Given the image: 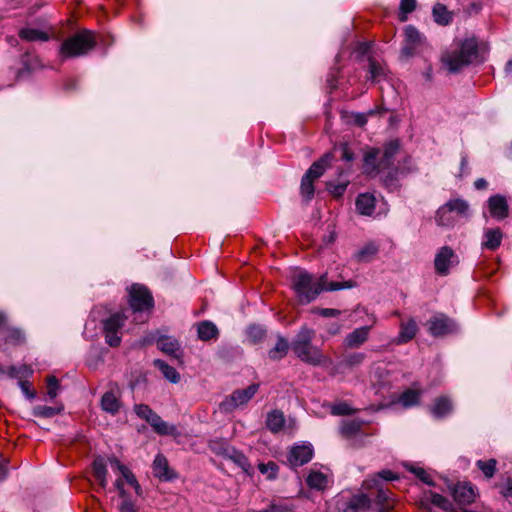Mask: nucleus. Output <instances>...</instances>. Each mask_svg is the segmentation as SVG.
<instances>
[{
    "instance_id": "1",
    "label": "nucleus",
    "mask_w": 512,
    "mask_h": 512,
    "mask_svg": "<svg viewBox=\"0 0 512 512\" xmlns=\"http://www.w3.org/2000/svg\"><path fill=\"white\" fill-rule=\"evenodd\" d=\"M314 337L315 331L303 326L292 341L291 348L301 361L312 366H320L325 363L326 358L321 349L312 344Z\"/></svg>"
},
{
    "instance_id": "2",
    "label": "nucleus",
    "mask_w": 512,
    "mask_h": 512,
    "mask_svg": "<svg viewBox=\"0 0 512 512\" xmlns=\"http://www.w3.org/2000/svg\"><path fill=\"white\" fill-rule=\"evenodd\" d=\"M478 57V41L475 37L462 40L458 48L442 55V62L452 73L458 72L464 66L471 64Z\"/></svg>"
},
{
    "instance_id": "3",
    "label": "nucleus",
    "mask_w": 512,
    "mask_h": 512,
    "mask_svg": "<svg viewBox=\"0 0 512 512\" xmlns=\"http://www.w3.org/2000/svg\"><path fill=\"white\" fill-rule=\"evenodd\" d=\"M96 43L95 33L82 29L61 43L59 54L64 59L84 56L95 48Z\"/></svg>"
},
{
    "instance_id": "4",
    "label": "nucleus",
    "mask_w": 512,
    "mask_h": 512,
    "mask_svg": "<svg viewBox=\"0 0 512 512\" xmlns=\"http://www.w3.org/2000/svg\"><path fill=\"white\" fill-rule=\"evenodd\" d=\"M292 281L299 302L308 304L324 291L326 274L322 275L318 281L314 282L311 274L300 271L293 276Z\"/></svg>"
},
{
    "instance_id": "5",
    "label": "nucleus",
    "mask_w": 512,
    "mask_h": 512,
    "mask_svg": "<svg viewBox=\"0 0 512 512\" xmlns=\"http://www.w3.org/2000/svg\"><path fill=\"white\" fill-rule=\"evenodd\" d=\"M128 294V303L133 312L151 311L154 308V298L146 286L133 284L128 289Z\"/></svg>"
},
{
    "instance_id": "6",
    "label": "nucleus",
    "mask_w": 512,
    "mask_h": 512,
    "mask_svg": "<svg viewBox=\"0 0 512 512\" xmlns=\"http://www.w3.org/2000/svg\"><path fill=\"white\" fill-rule=\"evenodd\" d=\"M127 316L122 312L112 314L103 320V333L106 343L111 347H118L121 343L120 331L123 328Z\"/></svg>"
},
{
    "instance_id": "7",
    "label": "nucleus",
    "mask_w": 512,
    "mask_h": 512,
    "mask_svg": "<svg viewBox=\"0 0 512 512\" xmlns=\"http://www.w3.org/2000/svg\"><path fill=\"white\" fill-rule=\"evenodd\" d=\"M426 44L425 37L412 25L404 29V40L401 48V57L409 59L417 55Z\"/></svg>"
},
{
    "instance_id": "8",
    "label": "nucleus",
    "mask_w": 512,
    "mask_h": 512,
    "mask_svg": "<svg viewBox=\"0 0 512 512\" xmlns=\"http://www.w3.org/2000/svg\"><path fill=\"white\" fill-rule=\"evenodd\" d=\"M259 389L258 384H251L244 389L235 390L229 397L220 403V410L230 413L236 408L248 403Z\"/></svg>"
},
{
    "instance_id": "9",
    "label": "nucleus",
    "mask_w": 512,
    "mask_h": 512,
    "mask_svg": "<svg viewBox=\"0 0 512 512\" xmlns=\"http://www.w3.org/2000/svg\"><path fill=\"white\" fill-rule=\"evenodd\" d=\"M459 257L450 246L441 247L434 258L435 272L440 276H447L450 270L459 264Z\"/></svg>"
},
{
    "instance_id": "10",
    "label": "nucleus",
    "mask_w": 512,
    "mask_h": 512,
    "mask_svg": "<svg viewBox=\"0 0 512 512\" xmlns=\"http://www.w3.org/2000/svg\"><path fill=\"white\" fill-rule=\"evenodd\" d=\"M427 326L429 333L434 337H443L452 334L456 332L458 328L453 319L442 313L431 317L427 322Z\"/></svg>"
},
{
    "instance_id": "11",
    "label": "nucleus",
    "mask_w": 512,
    "mask_h": 512,
    "mask_svg": "<svg viewBox=\"0 0 512 512\" xmlns=\"http://www.w3.org/2000/svg\"><path fill=\"white\" fill-rule=\"evenodd\" d=\"M368 488H375L376 494L372 501L379 512H390L394 508L395 500L388 489H384L377 479L367 481Z\"/></svg>"
},
{
    "instance_id": "12",
    "label": "nucleus",
    "mask_w": 512,
    "mask_h": 512,
    "mask_svg": "<svg viewBox=\"0 0 512 512\" xmlns=\"http://www.w3.org/2000/svg\"><path fill=\"white\" fill-rule=\"evenodd\" d=\"M313 457L311 445H297L291 448L288 461L293 467H299L308 463Z\"/></svg>"
},
{
    "instance_id": "13",
    "label": "nucleus",
    "mask_w": 512,
    "mask_h": 512,
    "mask_svg": "<svg viewBox=\"0 0 512 512\" xmlns=\"http://www.w3.org/2000/svg\"><path fill=\"white\" fill-rule=\"evenodd\" d=\"M452 495L454 500L460 505H469L475 501L476 492L470 483H457L453 488Z\"/></svg>"
},
{
    "instance_id": "14",
    "label": "nucleus",
    "mask_w": 512,
    "mask_h": 512,
    "mask_svg": "<svg viewBox=\"0 0 512 512\" xmlns=\"http://www.w3.org/2000/svg\"><path fill=\"white\" fill-rule=\"evenodd\" d=\"M488 210L491 217L497 220L505 219L509 214L507 200L502 195H494L488 199Z\"/></svg>"
},
{
    "instance_id": "15",
    "label": "nucleus",
    "mask_w": 512,
    "mask_h": 512,
    "mask_svg": "<svg viewBox=\"0 0 512 512\" xmlns=\"http://www.w3.org/2000/svg\"><path fill=\"white\" fill-rule=\"evenodd\" d=\"M370 329V326H363L347 334L343 341L345 348L353 349L362 346L368 340Z\"/></svg>"
},
{
    "instance_id": "16",
    "label": "nucleus",
    "mask_w": 512,
    "mask_h": 512,
    "mask_svg": "<svg viewBox=\"0 0 512 512\" xmlns=\"http://www.w3.org/2000/svg\"><path fill=\"white\" fill-rule=\"evenodd\" d=\"M157 347L167 355L179 360L182 352L179 342L170 336H161L157 340Z\"/></svg>"
},
{
    "instance_id": "17",
    "label": "nucleus",
    "mask_w": 512,
    "mask_h": 512,
    "mask_svg": "<svg viewBox=\"0 0 512 512\" xmlns=\"http://www.w3.org/2000/svg\"><path fill=\"white\" fill-rule=\"evenodd\" d=\"M400 151L399 140H392L386 143L383 147L382 156L380 157V167L388 169L390 168L395 160V157Z\"/></svg>"
},
{
    "instance_id": "18",
    "label": "nucleus",
    "mask_w": 512,
    "mask_h": 512,
    "mask_svg": "<svg viewBox=\"0 0 512 512\" xmlns=\"http://www.w3.org/2000/svg\"><path fill=\"white\" fill-rule=\"evenodd\" d=\"M418 326L413 318L403 320L400 323V331L396 339L397 344H405L411 341L417 334Z\"/></svg>"
},
{
    "instance_id": "19",
    "label": "nucleus",
    "mask_w": 512,
    "mask_h": 512,
    "mask_svg": "<svg viewBox=\"0 0 512 512\" xmlns=\"http://www.w3.org/2000/svg\"><path fill=\"white\" fill-rule=\"evenodd\" d=\"M154 475L161 480H171L174 478L173 472L170 470L166 457L158 454L153 462Z\"/></svg>"
},
{
    "instance_id": "20",
    "label": "nucleus",
    "mask_w": 512,
    "mask_h": 512,
    "mask_svg": "<svg viewBox=\"0 0 512 512\" xmlns=\"http://www.w3.org/2000/svg\"><path fill=\"white\" fill-rule=\"evenodd\" d=\"M197 335L202 341L217 340L219 330L213 322L205 320L197 324Z\"/></svg>"
},
{
    "instance_id": "21",
    "label": "nucleus",
    "mask_w": 512,
    "mask_h": 512,
    "mask_svg": "<svg viewBox=\"0 0 512 512\" xmlns=\"http://www.w3.org/2000/svg\"><path fill=\"white\" fill-rule=\"evenodd\" d=\"M333 156L330 153L323 155L319 160L315 161L305 173L310 178L317 180L320 178L326 169L330 166Z\"/></svg>"
},
{
    "instance_id": "22",
    "label": "nucleus",
    "mask_w": 512,
    "mask_h": 512,
    "mask_svg": "<svg viewBox=\"0 0 512 512\" xmlns=\"http://www.w3.org/2000/svg\"><path fill=\"white\" fill-rule=\"evenodd\" d=\"M368 62V79L371 80L372 82H381L382 80H385L388 73L386 65L372 57H369Z\"/></svg>"
},
{
    "instance_id": "23",
    "label": "nucleus",
    "mask_w": 512,
    "mask_h": 512,
    "mask_svg": "<svg viewBox=\"0 0 512 512\" xmlns=\"http://www.w3.org/2000/svg\"><path fill=\"white\" fill-rule=\"evenodd\" d=\"M380 152L379 149H372L365 154L363 164L365 173L373 174L385 170L380 167Z\"/></svg>"
},
{
    "instance_id": "24",
    "label": "nucleus",
    "mask_w": 512,
    "mask_h": 512,
    "mask_svg": "<svg viewBox=\"0 0 512 512\" xmlns=\"http://www.w3.org/2000/svg\"><path fill=\"white\" fill-rule=\"evenodd\" d=\"M109 461L111 465L121 473L122 479L125 480L129 485L133 486L136 493L139 494L140 485L131 470L122 464L117 458H111Z\"/></svg>"
},
{
    "instance_id": "25",
    "label": "nucleus",
    "mask_w": 512,
    "mask_h": 512,
    "mask_svg": "<svg viewBox=\"0 0 512 512\" xmlns=\"http://www.w3.org/2000/svg\"><path fill=\"white\" fill-rule=\"evenodd\" d=\"M285 423L286 420L282 411L276 409L268 413L266 426L272 433L276 434L282 431L285 427Z\"/></svg>"
},
{
    "instance_id": "26",
    "label": "nucleus",
    "mask_w": 512,
    "mask_h": 512,
    "mask_svg": "<svg viewBox=\"0 0 512 512\" xmlns=\"http://www.w3.org/2000/svg\"><path fill=\"white\" fill-rule=\"evenodd\" d=\"M120 399L114 390L107 391L101 398V407L104 411L116 414L120 409Z\"/></svg>"
},
{
    "instance_id": "27",
    "label": "nucleus",
    "mask_w": 512,
    "mask_h": 512,
    "mask_svg": "<svg viewBox=\"0 0 512 512\" xmlns=\"http://www.w3.org/2000/svg\"><path fill=\"white\" fill-rule=\"evenodd\" d=\"M503 234L499 228L487 229L484 233L482 246L489 250H496L502 242Z\"/></svg>"
},
{
    "instance_id": "28",
    "label": "nucleus",
    "mask_w": 512,
    "mask_h": 512,
    "mask_svg": "<svg viewBox=\"0 0 512 512\" xmlns=\"http://www.w3.org/2000/svg\"><path fill=\"white\" fill-rule=\"evenodd\" d=\"M355 205L360 214L370 216L375 210V197L368 193L360 194Z\"/></svg>"
},
{
    "instance_id": "29",
    "label": "nucleus",
    "mask_w": 512,
    "mask_h": 512,
    "mask_svg": "<svg viewBox=\"0 0 512 512\" xmlns=\"http://www.w3.org/2000/svg\"><path fill=\"white\" fill-rule=\"evenodd\" d=\"M452 411V403L448 397L441 396L435 399L431 413L435 418H443Z\"/></svg>"
},
{
    "instance_id": "30",
    "label": "nucleus",
    "mask_w": 512,
    "mask_h": 512,
    "mask_svg": "<svg viewBox=\"0 0 512 512\" xmlns=\"http://www.w3.org/2000/svg\"><path fill=\"white\" fill-rule=\"evenodd\" d=\"M434 21L442 26L450 24L453 20V13L444 4L437 3L432 10Z\"/></svg>"
},
{
    "instance_id": "31",
    "label": "nucleus",
    "mask_w": 512,
    "mask_h": 512,
    "mask_svg": "<svg viewBox=\"0 0 512 512\" xmlns=\"http://www.w3.org/2000/svg\"><path fill=\"white\" fill-rule=\"evenodd\" d=\"M93 476L101 488L107 486V468L103 458H97L93 462Z\"/></svg>"
},
{
    "instance_id": "32",
    "label": "nucleus",
    "mask_w": 512,
    "mask_h": 512,
    "mask_svg": "<svg viewBox=\"0 0 512 512\" xmlns=\"http://www.w3.org/2000/svg\"><path fill=\"white\" fill-rule=\"evenodd\" d=\"M306 483L311 489L324 490L327 487L328 478L322 472L311 471L307 476Z\"/></svg>"
},
{
    "instance_id": "33",
    "label": "nucleus",
    "mask_w": 512,
    "mask_h": 512,
    "mask_svg": "<svg viewBox=\"0 0 512 512\" xmlns=\"http://www.w3.org/2000/svg\"><path fill=\"white\" fill-rule=\"evenodd\" d=\"M288 349H289L288 341L284 337L278 336L277 343L268 352V356L271 360H274V361L280 360L286 356Z\"/></svg>"
},
{
    "instance_id": "34",
    "label": "nucleus",
    "mask_w": 512,
    "mask_h": 512,
    "mask_svg": "<svg viewBox=\"0 0 512 512\" xmlns=\"http://www.w3.org/2000/svg\"><path fill=\"white\" fill-rule=\"evenodd\" d=\"M226 456L236 465L241 467L244 472L250 474L252 466L248 458L242 452L235 449H231L227 451Z\"/></svg>"
},
{
    "instance_id": "35",
    "label": "nucleus",
    "mask_w": 512,
    "mask_h": 512,
    "mask_svg": "<svg viewBox=\"0 0 512 512\" xmlns=\"http://www.w3.org/2000/svg\"><path fill=\"white\" fill-rule=\"evenodd\" d=\"M134 412L139 418L145 420L150 425H152L155 421H158V418L160 417L146 404H136L134 406Z\"/></svg>"
},
{
    "instance_id": "36",
    "label": "nucleus",
    "mask_w": 512,
    "mask_h": 512,
    "mask_svg": "<svg viewBox=\"0 0 512 512\" xmlns=\"http://www.w3.org/2000/svg\"><path fill=\"white\" fill-rule=\"evenodd\" d=\"M154 366L158 368L164 377L172 383H177L180 380V375L176 369L168 365L163 360L157 359L154 361Z\"/></svg>"
},
{
    "instance_id": "37",
    "label": "nucleus",
    "mask_w": 512,
    "mask_h": 512,
    "mask_svg": "<svg viewBox=\"0 0 512 512\" xmlns=\"http://www.w3.org/2000/svg\"><path fill=\"white\" fill-rule=\"evenodd\" d=\"M19 37L27 41H48L49 35L39 29L24 28L19 31Z\"/></svg>"
},
{
    "instance_id": "38",
    "label": "nucleus",
    "mask_w": 512,
    "mask_h": 512,
    "mask_svg": "<svg viewBox=\"0 0 512 512\" xmlns=\"http://www.w3.org/2000/svg\"><path fill=\"white\" fill-rule=\"evenodd\" d=\"M444 206L446 207V209H448L450 213L455 212L460 216L468 215L469 204L464 199H451L447 203H445Z\"/></svg>"
},
{
    "instance_id": "39",
    "label": "nucleus",
    "mask_w": 512,
    "mask_h": 512,
    "mask_svg": "<svg viewBox=\"0 0 512 512\" xmlns=\"http://www.w3.org/2000/svg\"><path fill=\"white\" fill-rule=\"evenodd\" d=\"M378 246L374 243H367L356 254L355 258L358 262H369L378 253Z\"/></svg>"
},
{
    "instance_id": "40",
    "label": "nucleus",
    "mask_w": 512,
    "mask_h": 512,
    "mask_svg": "<svg viewBox=\"0 0 512 512\" xmlns=\"http://www.w3.org/2000/svg\"><path fill=\"white\" fill-rule=\"evenodd\" d=\"M366 359V354L363 352H352L343 356L341 365L345 368H354L360 366Z\"/></svg>"
},
{
    "instance_id": "41",
    "label": "nucleus",
    "mask_w": 512,
    "mask_h": 512,
    "mask_svg": "<svg viewBox=\"0 0 512 512\" xmlns=\"http://www.w3.org/2000/svg\"><path fill=\"white\" fill-rule=\"evenodd\" d=\"M362 428V422L357 420L343 421L340 427L342 436L351 438L356 435Z\"/></svg>"
},
{
    "instance_id": "42",
    "label": "nucleus",
    "mask_w": 512,
    "mask_h": 512,
    "mask_svg": "<svg viewBox=\"0 0 512 512\" xmlns=\"http://www.w3.org/2000/svg\"><path fill=\"white\" fill-rule=\"evenodd\" d=\"M421 392L418 390L408 389L404 391L400 397L399 402L405 407H411L419 403Z\"/></svg>"
},
{
    "instance_id": "43",
    "label": "nucleus",
    "mask_w": 512,
    "mask_h": 512,
    "mask_svg": "<svg viewBox=\"0 0 512 512\" xmlns=\"http://www.w3.org/2000/svg\"><path fill=\"white\" fill-rule=\"evenodd\" d=\"M5 342L12 345H22L25 342L24 333L18 329L13 327H7L5 330Z\"/></svg>"
},
{
    "instance_id": "44",
    "label": "nucleus",
    "mask_w": 512,
    "mask_h": 512,
    "mask_svg": "<svg viewBox=\"0 0 512 512\" xmlns=\"http://www.w3.org/2000/svg\"><path fill=\"white\" fill-rule=\"evenodd\" d=\"M151 427L159 435H177V428L174 425H170L165 422L161 417L158 421H155Z\"/></svg>"
},
{
    "instance_id": "45",
    "label": "nucleus",
    "mask_w": 512,
    "mask_h": 512,
    "mask_svg": "<svg viewBox=\"0 0 512 512\" xmlns=\"http://www.w3.org/2000/svg\"><path fill=\"white\" fill-rule=\"evenodd\" d=\"M314 179L304 174L301 180L300 192L306 201H310L314 196Z\"/></svg>"
},
{
    "instance_id": "46",
    "label": "nucleus",
    "mask_w": 512,
    "mask_h": 512,
    "mask_svg": "<svg viewBox=\"0 0 512 512\" xmlns=\"http://www.w3.org/2000/svg\"><path fill=\"white\" fill-rule=\"evenodd\" d=\"M371 505H372V500L370 499V497L365 494H360V495L354 496L350 500L348 507L353 510H358V509L370 508Z\"/></svg>"
},
{
    "instance_id": "47",
    "label": "nucleus",
    "mask_w": 512,
    "mask_h": 512,
    "mask_svg": "<svg viewBox=\"0 0 512 512\" xmlns=\"http://www.w3.org/2000/svg\"><path fill=\"white\" fill-rule=\"evenodd\" d=\"M435 220L439 226L445 227L452 226L455 222L454 218L451 216V213L448 211V209H446L444 205L437 210Z\"/></svg>"
},
{
    "instance_id": "48",
    "label": "nucleus",
    "mask_w": 512,
    "mask_h": 512,
    "mask_svg": "<svg viewBox=\"0 0 512 512\" xmlns=\"http://www.w3.org/2000/svg\"><path fill=\"white\" fill-rule=\"evenodd\" d=\"M427 499L435 506L445 510L450 511L452 509V503L444 496L435 493L429 492Z\"/></svg>"
},
{
    "instance_id": "49",
    "label": "nucleus",
    "mask_w": 512,
    "mask_h": 512,
    "mask_svg": "<svg viewBox=\"0 0 512 512\" xmlns=\"http://www.w3.org/2000/svg\"><path fill=\"white\" fill-rule=\"evenodd\" d=\"M266 331L258 325H251L247 329V339L250 343L256 344L264 339Z\"/></svg>"
},
{
    "instance_id": "50",
    "label": "nucleus",
    "mask_w": 512,
    "mask_h": 512,
    "mask_svg": "<svg viewBox=\"0 0 512 512\" xmlns=\"http://www.w3.org/2000/svg\"><path fill=\"white\" fill-rule=\"evenodd\" d=\"M497 461L489 459L488 461L478 460L476 466L483 472L486 478H492L496 472Z\"/></svg>"
},
{
    "instance_id": "51",
    "label": "nucleus",
    "mask_w": 512,
    "mask_h": 512,
    "mask_svg": "<svg viewBox=\"0 0 512 512\" xmlns=\"http://www.w3.org/2000/svg\"><path fill=\"white\" fill-rule=\"evenodd\" d=\"M60 413L59 408L46 406V405H38L33 409V415L36 417L42 418H50Z\"/></svg>"
},
{
    "instance_id": "52",
    "label": "nucleus",
    "mask_w": 512,
    "mask_h": 512,
    "mask_svg": "<svg viewBox=\"0 0 512 512\" xmlns=\"http://www.w3.org/2000/svg\"><path fill=\"white\" fill-rule=\"evenodd\" d=\"M406 468L425 484L429 486L434 485L431 475L424 468L413 465H406Z\"/></svg>"
},
{
    "instance_id": "53",
    "label": "nucleus",
    "mask_w": 512,
    "mask_h": 512,
    "mask_svg": "<svg viewBox=\"0 0 512 512\" xmlns=\"http://www.w3.org/2000/svg\"><path fill=\"white\" fill-rule=\"evenodd\" d=\"M357 412V409H353L347 402H339L331 407V414L337 416L351 415Z\"/></svg>"
},
{
    "instance_id": "54",
    "label": "nucleus",
    "mask_w": 512,
    "mask_h": 512,
    "mask_svg": "<svg viewBox=\"0 0 512 512\" xmlns=\"http://www.w3.org/2000/svg\"><path fill=\"white\" fill-rule=\"evenodd\" d=\"M258 469L262 474H266L268 479L272 480L277 476L278 465L275 462L270 461L268 463H260L258 465Z\"/></svg>"
},
{
    "instance_id": "55",
    "label": "nucleus",
    "mask_w": 512,
    "mask_h": 512,
    "mask_svg": "<svg viewBox=\"0 0 512 512\" xmlns=\"http://www.w3.org/2000/svg\"><path fill=\"white\" fill-rule=\"evenodd\" d=\"M355 286V282L353 281H345V282H327L324 284V291H336L340 289L352 288Z\"/></svg>"
},
{
    "instance_id": "56",
    "label": "nucleus",
    "mask_w": 512,
    "mask_h": 512,
    "mask_svg": "<svg viewBox=\"0 0 512 512\" xmlns=\"http://www.w3.org/2000/svg\"><path fill=\"white\" fill-rule=\"evenodd\" d=\"M268 507L271 512H294V506L286 502H272Z\"/></svg>"
},
{
    "instance_id": "57",
    "label": "nucleus",
    "mask_w": 512,
    "mask_h": 512,
    "mask_svg": "<svg viewBox=\"0 0 512 512\" xmlns=\"http://www.w3.org/2000/svg\"><path fill=\"white\" fill-rule=\"evenodd\" d=\"M59 388V381L55 376H49L47 378V394L50 398L57 396V390Z\"/></svg>"
},
{
    "instance_id": "58",
    "label": "nucleus",
    "mask_w": 512,
    "mask_h": 512,
    "mask_svg": "<svg viewBox=\"0 0 512 512\" xmlns=\"http://www.w3.org/2000/svg\"><path fill=\"white\" fill-rule=\"evenodd\" d=\"M347 185L348 183L329 184L328 190L333 196L341 197L344 194Z\"/></svg>"
},
{
    "instance_id": "59",
    "label": "nucleus",
    "mask_w": 512,
    "mask_h": 512,
    "mask_svg": "<svg viewBox=\"0 0 512 512\" xmlns=\"http://www.w3.org/2000/svg\"><path fill=\"white\" fill-rule=\"evenodd\" d=\"M416 8V0H401L400 10L403 13H411Z\"/></svg>"
},
{
    "instance_id": "60",
    "label": "nucleus",
    "mask_w": 512,
    "mask_h": 512,
    "mask_svg": "<svg viewBox=\"0 0 512 512\" xmlns=\"http://www.w3.org/2000/svg\"><path fill=\"white\" fill-rule=\"evenodd\" d=\"M373 479H379L385 480V481H392L398 479V476L392 472L391 470H383L379 472Z\"/></svg>"
},
{
    "instance_id": "61",
    "label": "nucleus",
    "mask_w": 512,
    "mask_h": 512,
    "mask_svg": "<svg viewBox=\"0 0 512 512\" xmlns=\"http://www.w3.org/2000/svg\"><path fill=\"white\" fill-rule=\"evenodd\" d=\"M120 512H138L133 502L129 499H124L119 507Z\"/></svg>"
},
{
    "instance_id": "62",
    "label": "nucleus",
    "mask_w": 512,
    "mask_h": 512,
    "mask_svg": "<svg viewBox=\"0 0 512 512\" xmlns=\"http://www.w3.org/2000/svg\"><path fill=\"white\" fill-rule=\"evenodd\" d=\"M318 314L323 317H337L341 314L340 310L332 308H321L318 309Z\"/></svg>"
},
{
    "instance_id": "63",
    "label": "nucleus",
    "mask_w": 512,
    "mask_h": 512,
    "mask_svg": "<svg viewBox=\"0 0 512 512\" xmlns=\"http://www.w3.org/2000/svg\"><path fill=\"white\" fill-rule=\"evenodd\" d=\"M341 158L345 161L353 160V153L346 144L341 146Z\"/></svg>"
},
{
    "instance_id": "64",
    "label": "nucleus",
    "mask_w": 512,
    "mask_h": 512,
    "mask_svg": "<svg viewBox=\"0 0 512 512\" xmlns=\"http://www.w3.org/2000/svg\"><path fill=\"white\" fill-rule=\"evenodd\" d=\"M501 494L504 496V497H510L512 496V478H508L506 483H505V486L502 488L501 490Z\"/></svg>"
}]
</instances>
